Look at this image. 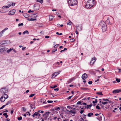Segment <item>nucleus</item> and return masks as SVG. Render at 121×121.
Wrapping results in <instances>:
<instances>
[{"label":"nucleus","instance_id":"nucleus-1","mask_svg":"<svg viewBox=\"0 0 121 121\" xmlns=\"http://www.w3.org/2000/svg\"><path fill=\"white\" fill-rule=\"evenodd\" d=\"M95 4V0H88L85 5L87 9H90Z\"/></svg>","mask_w":121,"mask_h":121},{"label":"nucleus","instance_id":"nucleus-2","mask_svg":"<svg viewBox=\"0 0 121 121\" xmlns=\"http://www.w3.org/2000/svg\"><path fill=\"white\" fill-rule=\"evenodd\" d=\"M68 2L69 5L71 6L76 5L78 3L77 0H68Z\"/></svg>","mask_w":121,"mask_h":121},{"label":"nucleus","instance_id":"nucleus-3","mask_svg":"<svg viewBox=\"0 0 121 121\" xmlns=\"http://www.w3.org/2000/svg\"><path fill=\"white\" fill-rule=\"evenodd\" d=\"M13 49V48H10L9 49L6 48H3L0 49V53H5L6 52L9 53Z\"/></svg>","mask_w":121,"mask_h":121},{"label":"nucleus","instance_id":"nucleus-4","mask_svg":"<svg viewBox=\"0 0 121 121\" xmlns=\"http://www.w3.org/2000/svg\"><path fill=\"white\" fill-rule=\"evenodd\" d=\"M8 90L5 87H4L1 89V92L4 94L8 92Z\"/></svg>","mask_w":121,"mask_h":121},{"label":"nucleus","instance_id":"nucleus-5","mask_svg":"<svg viewBox=\"0 0 121 121\" xmlns=\"http://www.w3.org/2000/svg\"><path fill=\"white\" fill-rule=\"evenodd\" d=\"M99 26L102 27V26H106V25L104 21H102L99 22Z\"/></svg>","mask_w":121,"mask_h":121},{"label":"nucleus","instance_id":"nucleus-6","mask_svg":"<svg viewBox=\"0 0 121 121\" xmlns=\"http://www.w3.org/2000/svg\"><path fill=\"white\" fill-rule=\"evenodd\" d=\"M39 4H36L34 5V9L35 10H38L39 9Z\"/></svg>","mask_w":121,"mask_h":121},{"label":"nucleus","instance_id":"nucleus-7","mask_svg":"<svg viewBox=\"0 0 121 121\" xmlns=\"http://www.w3.org/2000/svg\"><path fill=\"white\" fill-rule=\"evenodd\" d=\"M96 60V59L95 57H94L93 58H92L90 62V65H93L94 63V62Z\"/></svg>","mask_w":121,"mask_h":121},{"label":"nucleus","instance_id":"nucleus-8","mask_svg":"<svg viewBox=\"0 0 121 121\" xmlns=\"http://www.w3.org/2000/svg\"><path fill=\"white\" fill-rule=\"evenodd\" d=\"M121 92V89H117L113 90L112 91V93L113 94H116L118 93Z\"/></svg>","mask_w":121,"mask_h":121},{"label":"nucleus","instance_id":"nucleus-9","mask_svg":"<svg viewBox=\"0 0 121 121\" xmlns=\"http://www.w3.org/2000/svg\"><path fill=\"white\" fill-rule=\"evenodd\" d=\"M15 12V10L13 9L9 11V15H13L14 14Z\"/></svg>","mask_w":121,"mask_h":121},{"label":"nucleus","instance_id":"nucleus-10","mask_svg":"<svg viewBox=\"0 0 121 121\" xmlns=\"http://www.w3.org/2000/svg\"><path fill=\"white\" fill-rule=\"evenodd\" d=\"M87 77V74L86 73L83 74L82 75V79L84 80L86 79Z\"/></svg>","mask_w":121,"mask_h":121},{"label":"nucleus","instance_id":"nucleus-11","mask_svg":"<svg viewBox=\"0 0 121 121\" xmlns=\"http://www.w3.org/2000/svg\"><path fill=\"white\" fill-rule=\"evenodd\" d=\"M60 72V71H59L58 72H55L53 73L52 75V78H55L56 76H57L58 74H59Z\"/></svg>","mask_w":121,"mask_h":121},{"label":"nucleus","instance_id":"nucleus-12","mask_svg":"<svg viewBox=\"0 0 121 121\" xmlns=\"http://www.w3.org/2000/svg\"><path fill=\"white\" fill-rule=\"evenodd\" d=\"M9 41L8 40L4 41L2 42H1L0 43V44L1 45H4V44L9 43Z\"/></svg>","mask_w":121,"mask_h":121},{"label":"nucleus","instance_id":"nucleus-13","mask_svg":"<svg viewBox=\"0 0 121 121\" xmlns=\"http://www.w3.org/2000/svg\"><path fill=\"white\" fill-rule=\"evenodd\" d=\"M60 108L59 107H57L53 108L52 109V111H53L54 112L55 110H56L55 111H56V110H60Z\"/></svg>","mask_w":121,"mask_h":121},{"label":"nucleus","instance_id":"nucleus-14","mask_svg":"<svg viewBox=\"0 0 121 121\" xmlns=\"http://www.w3.org/2000/svg\"><path fill=\"white\" fill-rule=\"evenodd\" d=\"M102 29L103 32H104L105 31L107 30V27L106 26H104L102 27Z\"/></svg>","mask_w":121,"mask_h":121},{"label":"nucleus","instance_id":"nucleus-15","mask_svg":"<svg viewBox=\"0 0 121 121\" xmlns=\"http://www.w3.org/2000/svg\"><path fill=\"white\" fill-rule=\"evenodd\" d=\"M69 112H71L73 114L75 115L76 113V111L75 110H71L69 111Z\"/></svg>","mask_w":121,"mask_h":121},{"label":"nucleus","instance_id":"nucleus-16","mask_svg":"<svg viewBox=\"0 0 121 121\" xmlns=\"http://www.w3.org/2000/svg\"><path fill=\"white\" fill-rule=\"evenodd\" d=\"M38 114H39L38 112H35L32 116L33 117H34L35 116L36 117L38 116Z\"/></svg>","mask_w":121,"mask_h":121},{"label":"nucleus","instance_id":"nucleus-17","mask_svg":"<svg viewBox=\"0 0 121 121\" xmlns=\"http://www.w3.org/2000/svg\"><path fill=\"white\" fill-rule=\"evenodd\" d=\"M102 116L99 115L97 117V119L99 121H101L102 120Z\"/></svg>","mask_w":121,"mask_h":121},{"label":"nucleus","instance_id":"nucleus-18","mask_svg":"<svg viewBox=\"0 0 121 121\" xmlns=\"http://www.w3.org/2000/svg\"><path fill=\"white\" fill-rule=\"evenodd\" d=\"M23 16L26 18H27L29 17L30 15L26 13H24L23 14Z\"/></svg>","mask_w":121,"mask_h":121},{"label":"nucleus","instance_id":"nucleus-19","mask_svg":"<svg viewBox=\"0 0 121 121\" xmlns=\"http://www.w3.org/2000/svg\"><path fill=\"white\" fill-rule=\"evenodd\" d=\"M50 113V112H46L45 113L46 114V117H47L48 116Z\"/></svg>","mask_w":121,"mask_h":121},{"label":"nucleus","instance_id":"nucleus-20","mask_svg":"<svg viewBox=\"0 0 121 121\" xmlns=\"http://www.w3.org/2000/svg\"><path fill=\"white\" fill-rule=\"evenodd\" d=\"M0 99L1 101L2 102H4L5 100V98H4L3 96H2L1 97Z\"/></svg>","mask_w":121,"mask_h":121},{"label":"nucleus","instance_id":"nucleus-21","mask_svg":"<svg viewBox=\"0 0 121 121\" xmlns=\"http://www.w3.org/2000/svg\"><path fill=\"white\" fill-rule=\"evenodd\" d=\"M106 22L108 23L109 24H111L109 21V17H108L107 20H106Z\"/></svg>","mask_w":121,"mask_h":121},{"label":"nucleus","instance_id":"nucleus-22","mask_svg":"<svg viewBox=\"0 0 121 121\" xmlns=\"http://www.w3.org/2000/svg\"><path fill=\"white\" fill-rule=\"evenodd\" d=\"M93 115V113H88L87 114V116L88 117H91V116Z\"/></svg>","mask_w":121,"mask_h":121},{"label":"nucleus","instance_id":"nucleus-23","mask_svg":"<svg viewBox=\"0 0 121 121\" xmlns=\"http://www.w3.org/2000/svg\"><path fill=\"white\" fill-rule=\"evenodd\" d=\"M36 1L37 2L40 3L41 4H42L43 2V0H36Z\"/></svg>","mask_w":121,"mask_h":121},{"label":"nucleus","instance_id":"nucleus-24","mask_svg":"<svg viewBox=\"0 0 121 121\" xmlns=\"http://www.w3.org/2000/svg\"><path fill=\"white\" fill-rule=\"evenodd\" d=\"M26 33L27 34H28L29 33L28 32V30H26L25 31L23 32V34L24 35Z\"/></svg>","mask_w":121,"mask_h":121},{"label":"nucleus","instance_id":"nucleus-25","mask_svg":"<svg viewBox=\"0 0 121 121\" xmlns=\"http://www.w3.org/2000/svg\"><path fill=\"white\" fill-rule=\"evenodd\" d=\"M49 18L50 20H52L53 19L54 17L52 16L51 15L49 16Z\"/></svg>","mask_w":121,"mask_h":121},{"label":"nucleus","instance_id":"nucleus-26","mask_svg":"<svg viewBox=\"0 0 121 121\" xmlns=\"http://www.w3.org/2000/svg\"><path fill=\"white\" fill-rule=\"evenodd\" d=\"M72 22L70 21H69V22H67V24L68 25H70L72 24Z\"/></svg>","mask_w":121,"mask_h":121},{"label":"nucleus","instance_id":"nucleus-27","mask_svg":"<svg viewBox=\"0 0 121 121\" xmlns=\"http://www.w3.org/2000/svg\"><path fill=\"white\" fill-rule=\"evenodd\" d=\"M8 29L7 28H5L2 31H1V33H3V32L5 31L6 30H7Z\"/></svg>","mask_w":121,"mask_h":121},{"label":"nucleus","instance_id":"nucleus-28","mask_svg":"<svg viewBox=\"0 0 121 121\" xmlns=\"http://www.w3.org/2000/svg\"><path fill=\"white\" fill-rule=\"evenodd\" d=\"M96 94H97L99 95H103V94L102 93V92H101V91L99 92H97L96 93Z\"/></svg>","mask_w":121,"mask_h":121},{"label":"nucleus","instance_id":"nucleus-29","mask_svg":"<svg viewBox=\"0 0 121 121\" xmlns=\"http://www.w3.org/2000/svg\"><path fill=\"white\" fill-rule=\"evenodd\" d=\"M73 78H71V79H69V81H68V83H69L73 81Z\"/></svg>","mask_w":121,"mask_h":121},{"label":"nucleus","instance_id":"nucleus-30","mask_svg":"<svg viewBox=\"0 0 121 121\" xmlns=\"http://www.w3.org/2000/svg\"><path fill=\"white\" fill-rule=\"evenodd\" d=\"M108 102H102V104L104 105L107 104Z\"/></svg>","mask_w":121,"mask_h":121},{"label":"nucleus","instance_id":"nucleus-31","mask_svg":"<svg viewBox=\"0 0 121 121\" xmlns=\"http://www.w3.org/2000/svg\"><path fill=\"white\" fill-rule=\"evenodd\" d=\"M4 98H5V99H7L8 98V95H6V94H5L4 95Z\"/></svg>","mask_w":121,"mask_h":121},{"label":"nucleus","instance_id":"nucleus-32","mask_svg":"<svg viewBox=\"0 0 121 121\" xmlns=\"http://www.w3.org/2000/svg\"><path fill=\"white\" fill-rule=\"evenodd\" d=\"M101 100H103L104 101H107L108 102H109V100L108 99H101Z\"/></svg>","mask_w":121,"mask_h":121},{"label":"nucleus","instance_id":"nucleus-33","mask_svg":"<svg viewBox=\"0 0 121 121\" xmlns=\"http://www.w3.org/2000/svg\"><path fill=\"white\" fill-rule=\"evenodd\" d=\"M31 19H29V18L27 19V20L29 21H35L36 20V18H34L33 19H32V18L31 17Z\"/></svg>","mask_w":121,"mask_h":121},{"label":"nucleus","instance_id":"nucleus-34","mask_svg":"<svg viewBox=\"0 0 121 121\" xmlns=\"http://www.w3.org/2000/svg\"><path fill=\"white\" fill-rule=\"evenodd\" d=\"M57 49L56 48L53 49L52 50V53L54 52H55L56 51H57Z\"/></svg>","mask_w":121,"mask_h":121},{"label":"nucleus","instance_id":"nucleus-35","mask_svg":"<svg viewBox=\"0 0 121 121\" xmlns=\"http://www.w3.org/2000/svg\"><path fill=\"white\" fill-rule=\"evenodd\" d=\"M30 107L32 109L33 108V106H35V104H34V105H33L32 104H30Z\"/></svg>","mask_w":121,"mask_h":121},{"label":"nucleus","instance_id":"nucleus-36","mask_svg":"<svg viewBox=\"0 0 121 121\" xmlns=\"http://www.w3.org/2000/svg\"><path fill=\"white\" fill-rule=\"evenodd\" d=\"M67 50V48H65L64 49V50H61V51H60V52H64L65 51H66Z\"/></svg>","mask_w":121,"mask_h":121},{"label":"nucleus","instance_id":"nucleus-37","mask_svg":"<svg viewBox=\"0 0 121 121\" xmlns=\"http://www.w3.org/2000/svg\"><path fill=\"white\" fill-rule=\"evenodd\" d=\"M11 102V100H10V101H9L6 104V105H6V106L7 105H8Z\"/></svg>","mask_w":121,"mask_h":121},{"label":"nucleus","instance_id":"nucleus-38","mask_svg":"<svg viewBox=\"0 0 121 121\" xmlns=\"http://www.w3.org/2000/svg\"><path fill=\"white\" fill-rule=\"evenodd\" d=\"M59 44H56V45H55L54 46V48H56L57 47H58L59 46Z\"/></svg>","mask_w":121,"mask_h":121},{"label":"nucleus","instance_id":"nucleus-39","mask_svg":"<svg viewBox=\"0 0 121 121\" xmlns=\"http://www.w3.org/2000/svg\"><path fill=\"white\" fill-rule=\"evenodd\" d=\"M116 81L118 82H119L120 81V79H118L117 78H116Z\"/></svg>","mask_w":121,"mask_h":121},{"label":"nucleus","instance_id":"nucleus-40","mask_svg":"<svg viewBox=\"0 0 121 121\" xmlns=\"http://www.w3.org/2000/svg\"><path fill=\"white\" fill-rule=\"evenodd\" d=\"M17 119L18 120L20 121L22 119V117L20 116L19 117H18Z\"/></svg>","mask_w":121,"mask_h":121},{"label":"nucleus","instance_id":"nucleus-41","mask_svg":"<svg viewBox=\"0 0 121 121\" xmlns=\"http://www.w3.org/2000/svg\"><path fill=\"white\" fill-rule=\"evenodd\" d=\"M74 38H72L70 39V41L71 42H72L74 41Z\"/></svg>","mask_w":121,"mask_h":121},{"label":"nucleus","instance_id":"nucleus-42","mask_svg":"<svg viewBox=\"0 0 121 121\" xmlns=\"http://www.w3.org/2000/svg\"><path fill=\"white\" fill-rule=\"evenodd\" d=\"M47 102L48 103H52L53 102V101L52 100H48L47 101Z\"/></svg>","mask_w":121,"mask_h":121},{"label":"nucleus","instance_id":"nucleus-43","mask_svg":"<svg viewBox=\"0 0 121 121\" xmlns=\"http://www.w3.org/2000/svg\"><path fill=\"white\" fill-rule=\"evenodd\" d=\"M81 89L84 90H87L88 89L85 88H82Z\"/></svg>","mask_w":121,"mask_h":121},{"label":"nucleus","instance_id":"nucleus-44","mask_svg":"<svg viewBox=\"0 0 121 121\" xmlns=\"http://www.w3.org/2000/svg\"><path fill=\"white\" fill-rule=\"evenodd\" d=\"M96 108L97 109H100V108L99 107V106L98 105H97L96 106Z\"/></svg>","mask_w":121,"mask_h":121},{"label":"nucleus","instance_id":"nucleus-45","mask_svg":"<svg viewBox=\"0 0 121 121\" xmlns=\"http://www.w3.org/2000/svg\"><path fill=\"white\" fill-rule=\"evenodd\" d=\"M73 96V95H72L71 96H70L68 98H67V99L68 100H69Z\"/></svg>","mask_w":121,"mask_h":121},{"label":"nucleus","instance_id":"nucleus-46","mask_svg":"<svg viewBox=\"0 0 121 121\" xmlns=\"http://www.w3.org/2000/svg\"><path fill=\"white\" fill-rule=\"evenodd\" d=\"M22 109L24 112H25L26 111V108L24 107H23L22 108Z\"/></svg>","mask_w":121,"mask_h":121},{"label":"nucleus","instance_id":"nucleus-47","mask_svg":"<svg viewBox=\"0 0 121 121\" xmlns=\"http://www.w3.org/2000/svg\"><path fill=\"white\" fill-rule=\"evenodd\" d=\"M35 95V94H31V95H30L29 96V97H32L34 96Z\"/></svg>","mask_w":121,"mask_h":121},{"label":"nucleus","instance_id":"nucleus-48","mask_svg":"<svg viewBox=\"0 0 121 121\" xmlns=\"http://www.w3.org/2000/svg\"><path fill=\"white\" fill-rule=\"evenodd\" d=\"M67 107L68 108H69V109H72V107H71L70 106H67Z\"/></svg>","mask_w":121,"mask_h":121},{"label":"nucleus","instance_id":"nucleus-49","mask_svg":"<svg viewBox=\"0 0 121 121\" xmlns=\"http://www.w3.org/2000/svg\"><path fill=\"white\" fill-rule=\"evenodd\" d=\"M23 24L22 23H19L18 24V26H23Z\"/></svg>","mask_w":121,"mask_h":121},{"label":"nucleus","instance_id":"nucleus-50","mask_svg":"<svg viewBox=\"0 0 121 121\" xmlns=\"http://www.w3.org/2000/svg\"><path fill=\"white\" fill-rule=\"evenodd\" d=\"M79 27H77V30L75 31L76 33V34H78V31H77V30H78V28H79Z\"/></svg>","mask_w":121,"mask_h":121},{"label":"nucleus","instance_id":"nucleus-51","mask_svg":"<svg viewBox=\"0 0 121 121\" xmlns=\"http://www.w3.org/2000/svg\"><path fill=\"white\" fill-rule=\"evenodd\" d=\"M11 6V5H9L8 6H5V8H8L10 6Z\"/></svg>","mask_w":121,"mask_h":121},{"label":"nucleus","instance_id":"nucleus-52","mask_svg":"<svg viewBox=\"0 0 121 121\" xmlns=\"http://www.w3.org/2000/svg\"><path fill=\"white\" fill-rule=\"evenodd\" d=\"M86 116V115H85L84 114H83L82 115V117L83 118H84L85 119L86 117L85 116Z\"/></svg>","mask_w":121,"mask_h":121},{"label":"nucleus","instance_id":"nucleus-53","mask_svg":"<svg viewBox=\"0 0 121 121\" xmlns=\"http://www.w3.org/2000/svg\"><path fill=\"white\" fill-rule=\"evenodd\" d=\"M92 83V82L91 81H90L88 82V84H91Z\"/></svg>","mask_w":121,"mask_h":121},{"label":"nucleus","instance_id":"nucleus-54","mask_svg":"<svg viewBox=\"0 0 121 121\" xmlns=\"http://www.w3.org/2000/svg\"><path fill=\"white\" fill-rule=\"evenodd\" d=\"M33 12V11H31V10H29L28 11V13H30V12Z\"/></svg>","mask_w":121,"mask_h":121},{"label":"nucleus","instance_id":"nucleus-55","mask_svg":"<svg viewBox=\"0 0 121 121\" xmlns=\"http://www.w3.org/2000/svg\"><path fill=\"white\" fill-rule=\"evenodd\" d=\"M83 112H84V110H82L80 111V113L81 114H82L83 113Z\"/></svg>","mask_w":121,"mask_h":121},{"label":"nucleus","instance_id":"nucleus-56","mask_svg":"<svg viewBox=\"0 0 121 121\" xmlns=\"http://www.w3.org/2000/svg\"><path fill=\"white\" fill-rule=\"evenodd\" d=\"M81 101H79L77 102V104H81Z\"/></svg>","mask_w":121,"mask_h":121},{"label":"nucleus","instance_id":"nucleus-57","mask_svg":"<svg viewBox=\"0 0 121 121\" xmlns=\"http://www.w3.org/2000/svg\"><path fill=\"white\" fill-rule=\"evenodd\" d=\"M6 105H3L2 107L0 108V109H2L3 108H4L5 106Z\"/></svg>","mask_w":121,"mask_h":121},{"label":"nucleus","instance_id":"nucleus-58","mask_svg":"<svg viewBox=\"0 0 121 121\" xmlns=\"http://www.w3.org/2000/svg\"><path fill=\"white\" fill-rule=\"evenodd\" d=\"M85 108H86L87 109H88L89 108H89V106H88V105H87V107L86 106H85Z\"/></svg>","mask_w":121,"mask_h":121},{"label":"nucleus","instance_id":"nucleus-59","mask_svg":"<svg viewBox=\"0 0 121 121\" xmlns=\"http://www.w3.org/2000/svg\"><path fill=\"white\" fill-rule=\"evenodd\" d=\"M15 5V3H13L12 4H11L10 5H11V6L12 5V6H14Z\"/></svg>","mask_w":121,"mask_h":121},{"label":"nucleus","instance_id":"nucleus-60","mask_svg":"<svg viewBox=\"0 0 121 121\" xmlns=\"http://www.w3.org/2000/svg\"><path fill=\"white\" fill-rule=\"evenodd\" d=\"M57 85H54L53 87H51V88H56L57 86Z\"/></svg>","mask_w":121,"mask_h":121},{"label":"nucleus","instance_id":"nucleus-61","mask_svg":"<svg viewBox=\"0 0 121 121\" xmlns=\"http://www.w3.org/2000/svg\"><path fill=\"white\" fill-rule=\"evenodd\" d=\"M27 113H28L29 116H30V113H29V112H28L26 113V114L27 115H28V114H27Z\"/></svg>","mask_w":121,"mask_h":121},{"label":"nucleus","instance_id":"nucleus-62","mask_svg":"<svg viewBox=\"0 0 121 121\" xmlns=\"http://www.w3.org/2000/svg\"><path fill=\"white\" fill-rule=\"evenodd\" d=\"M54 90L55 91L56 90V91H58L59 90V89L58 88H56L55 89H54Z\"/></svg>","mask_w":121,"mask_h":121},{"label":"nucleus","instance_id":"nucleus-63","mask_svg":"<svg viewBox=\"0 0 121 121\" xmlns=\"http://www.w3.org/2000/svg\"><path fill=\"white\" fill-rule=\"evenodd\" d=\"M3 33H1V32H0V38L3 35Z\"/></svg>","mask_w":121,"mask_h":121},{"label":"nucleus","instance_id":"nucleus-64","mask_svg":"<svg viewBox=\"0 0 121 121\" xmlns=\"http://www.w3.org/2000/svg\"><path fill=\"white\" fill-rule=\"evenodd\" d=\"M92 106V104H90V105H88V106H89L90 109V107H91Z\"/></svg>","mask_w":121,"mask_h":121}]
</instances>
